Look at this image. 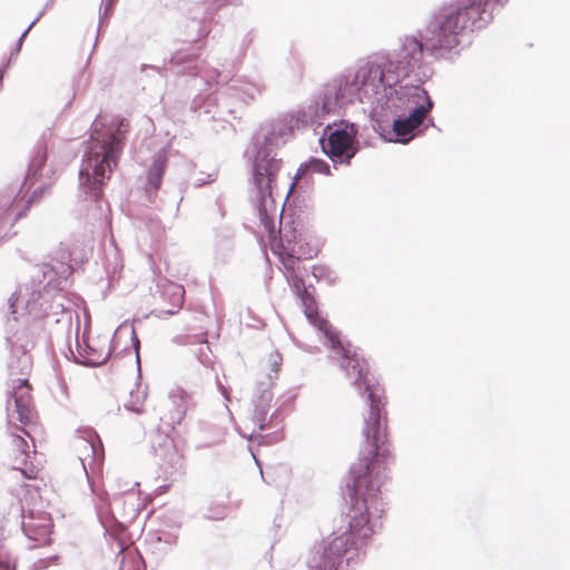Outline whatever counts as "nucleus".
<instances>
[{
	"label": "nucleus",
	"mask_w": 570,
	"mask_h": 570,
	"mask_svg": "<svg viewBox=\"0 0 570 570\" xmlns=\"http://www.w3.org/2000/svg\"><path fill=\"white\" fill-rule=\"evenodd\" d=\"M355 134L353 127L336 129L330 134L327 142L323 144V150L332 159H343L347 161L355 155L354 147Z\"/></svg>",
	"instance_id": "obj_10"
},
{
	"label": "nucleus",
	"mask_w": 570,
	"mask_h": 570,
	"mask_svg": "<svg viewBox=\"0 0 570 570\" xmlns=\"http://www.w3.org/2000/svg\"><path fill=\"white\" fill-rule=\"evenodd\" d=\"M250 456H253V460L255 461V463H257V464H258V460H257V458H256V456H254V453H250Z\"/></svg>",
	"instance_id": "obj_28"
},
{
	"label": "nucleus",
	"mask_w": 570,
	"mask_h": 570,
	"mask_svg": "<svg viewBox=\"0 0 570 570\" xmlns=\"http://www.w3.org/2000/svg\"><path fill=\"white\" fill-rule=\"evenodd\" d=\"M256 412H257L256 419H257L258 429L259 430H264L266 428L267 421H268V419H267V410L259 409L257 406Z\"/></svg>",
	"instance_id": "obj_22"
},
{
	"label": "nucleus",
	"mask_w": 570,
	"mask_h": 570,
	"mask_svg": "<svg viewBox=\"0 0 570 570\" xmlns=\"http://www.w3.org/2000/svg\"><path fill=\"white\" fill-rule=\"evenodd\" d=\"M122 558L119 566V570H144L145 564L141 557L135 549L122 548Z\"/></svg>",
	"instance_id": "obj_17"
},
{
	"label": "nucleus",
	"mask_w": 570,
	"mask_h": 570,
	"mask_svg": "<svg viewBox=\"0 0 570 570\" xmlns=\"http://www.w3.org/2000/svg\"><path fill=\"white\" fill-rule=\"evenodd\" d=\"M307 173H318L323 175H330L331 169L327 163L322 159L313 158L306 164H302L298 168V176L302 177Z\"/></svg>",
	"instance_id": "obj_18"
},
{
	"label": "nucleus",
	"mask_w": 570,
	"mask_h": 570,
	"mask_svg": "<svg viewBox=\"0 0 570 570\" xmlns=\"http://www.w3.org/2000/svg\"><path fill=\"white\" fill-rule=\"evenodd\" d=\"M269 247L273 254L282 262L288 276L293 279V285L301 298L305 316L311 324L324 333L330 340L332 335L337 333L332 328L331 324L318 314L317 303L314 296L305 288L304 282L297 273L301 259L312 257L309 250H307L304 245L298 244L295 230L292 232L289 237L287 234L278 236L274 229H271Z\"/></svg>",
	"instance_id": "obj_6"
},
{
	"label": "nucleus",
	"mask_w": 570,
	"mask_h": 570,
	"mask_svg": "<svg viewBox=\"0 0 570 570\" xmlns=\"http://www.w3.org/2000/svg\"><path fill=\"white\" fill-rule=\"evenodd\" d=\"M258 374L266 375L271 381L276 379L282 364V354L273 345L261 347L257 353Z\"/></svg>",
	"instance_id": "obj_12"
},
{
	"label": "nucleus",
	"mask_w": 570,
	"mask_h": 570,
	"mask_svg": "<svg viewBox=\"0 0 570 570\" xmlns=\"http://www.w3.org/2000/svg\"><path fill=\"white\" fill-rule=\"evenodd\" d=\"M385 86H387L386 66L368 61L357 68L352 80L347 78L338 86L327 85L325 87L322 110L324 114H331L337 105L354 96L360 101L370 99L384 90Z\"/></svg>",
	"instance_id": "obj_8"
},
{
	"label": "nucleus",
	"mask_w": 570,
	"mask_h": 570,
	"mask_svg": "<svg viewBox=\"0 0 570 570\" xmlns=\"http://www.w3.org/2000/svg\"><path fill=\"white\" fill-rule=\"evenodd\" d=\"M42 195V189H39V190H35V193L32 194V196L26 202V205L23 206V212H19L17 214V216L13 218V222H17L20 217H22L26 213V210H28L30 208V206L32 205V203L37 199H39Z\"/></svg>",
	"instance_id": "obj_20"
},
{
	"label": "nucleus",
	"mask_w": 570,
	"mask_h": 570,
	"mask_svg": "<svg viewBox=\"0 0 570 570\" xmlns=\"http://www.w3.org/2000/svg\"><path fill=\"white\" fill-rule=\"evenodd\" d=\"M186 415V406L183 401L173 402L164 411L160 421L168 431H174L179 425Z\"/></svg>",
	"instance_id": "obj_15"
},
{
	"label": "nucleus",
	"mask_w": 570,
	"mask_h": 570,
	"mask_svg": "<svg viewBox=\"0 0 570 570\" xmlns=\"http://www.w3.org/2000/svg\"><path fill=\"white\" fill-rule=\"evenodd\" d=\"M382 500L374 492L370 497L351 494V507L341 527L323 541L322 550L313 558L309 570H337L345 556H353L365 548L374 529L371 518H380Z\"/></svg>",
	"instance_id": "obj_3"
},
{
	"label": "nucleus",
	"mask_w": 570,
	"mask_h": 570,
	"mask_svg": "<svg viewBox=\"0 0 570 570\" xmlns=\"http://www.w3.org/2000/svg\"><path fill=\"white\" fill-rule=\"evenodd\" d=\"M46 160H47V153L43 149L42 151H39L37 154V156L33 158L32 165L40 168L45 165Z\"/></svg>",
	"instance_id": "obj_24"
},
{
	"label": "nucleus",
	"mask_w": 570,
	"mask_h": 570,
	"mask_svg": "<svg viewBox=\"0 0 570 570\" xmlns=\"http://www.w3.org/2000/svg\"><path fill=\"white\" fill-rule=\"evenodd\" d=\"M412 97L419 101L422 100L423 104L415 107L407 118L396 119L393 124L395 135L402 137L403 142L410 140L407 136L423 122L433 106L426 90L423 88L415 87Z\"/></svg>",
	"instance_id": "obj_9"
},
{
	"label": "nucleus",
	"mask_w": 570,
	"mask_h": 570,
	"mask_svg": "<svg viewBox=\"0 0 570 570\" xmlns=\"http://www.w3.org/2000/svg\"><path fill=\"white\" fill-rule=\"evenodd\" d=\"M2 77H3V76H2V73L0 72V82L2 81Z\"/></svg>",
	"instance_id": "obj_31"
},
{
	"label": "nucleus",
	"mask_w": 570,
	"mask_h": 570,
	"mask_svg": "<svg viewBox=\"0 0 570 570\" xmlns=\"http://www.w3.org/2000/svg\"><path fill=\"white\" fill-rule=\"evenodd\" d=\"M0 570H16L14 563L11 558L0 550Z\"/></svg>",
	"instance_id": "obj_21"
},
{
	"label": "nucleus",
	"mask_w": 570,
	"mask_h": 570,
	"mask_svg": "<svg viewBox=\"0 0 570 570\" xmlns=\"http://www.w3.org/2000/svg\"><path fill=\"white\" fill-rule=\"evenodd\" d=\"M39 487L23 484L16 490V495L3 509L2 517L6 521H19L23 533L39 544L50 542L53 530L51 513L46 510L45 502L36 499Z\"/></svg>",
	"instance_id": "obj_7"
},
{
	"label": "nucleus",
	"mask_w": 570,
	"mask_h": 570,
	"mask_svg": "<svg viewBox=\"0 0 570 570\" xmlns=\"http://www.w3.org/2000/svg\"><path fill=\"white\" fill-rule=\"evenodd\" d=\"M250 456H253V460L255 461V463H257V464H258V460H257V458H256V456H254V453H250Z\"/></svg>",
	"instance_id": "obj_27"
},
{
	"label": "nucleus",
	"mask_w": 570,
	"mask_h": 570,
	"mask_svg": "<svg viewBox=\"0 0 570 570\" xmlns=\"http://www.w3.org/2000/svg\"><path fill=\"white\" fill-rule=\"evenodd\" d=\"M501 2V0H495ZM489 0H453L438 9L429 20L421 40L406 37L394 60L385 63L387 86L407 78L423 59V50L439 57L460 45V38L483 19Z\"/></svg>",
	"instance_id": "obj_2"
},
{
	"label": "nucleus",
	"mask_w": 570,
	"mask_h": 570,
	"mask_svg": "<svg viewBox=\"0 0 570 570\" xmlns=\"http://www.w3.org/2000/svg\"><path fill=\"white\" fill-rule=\"evenodd\" d=\"M196 342H199V343H207V335L206 333H202L198 338L196 340ZM185 343H195V341L190 340L189 337L186 338Z\"/></svg>",
	"instance_id": "obj_25"
},
{
	"label": "nucleus",
	"mask_w": 570,
	"mask_h": 570,
	"mask_svg": "<svg viewBox=\"0 0 570 570\" xmlns=\"http://www.w3.org/2000/svg\"><path fill=\"white\" fill-rule=\"evenodd\" d=\"M330 346L341 357V367L354 380V385L368 393V409L363 414L364 426L360 444L358 459L350 470L352 480L351 494L370 497L371 492L380 497L381 480L389 463L393 460L389 444L387 412L384 390L372 384L368 379L366 361L351 347L344 345L338 335H332Z\"/></svg>",
	"instance_id": "obj_1"
},
{
	"label": "nucleus",
	"mask_w": 570,
	"mask_h": 570,
	"mask_svg": "<svg viewBox=\"0 0 570 570\" xmlns=\"http://www.w3.org/2000/svg\"><path fill=\"white\" fill-rule=\"evenodd\" d=\"M100 124L95 121L88 150L80 168L82 184L90 190L95 200L102 196L101 186L109 178L106 174L117 166L124 148V140L130 129L129 120L121 118L110 125L107 132L98 129Z\"/></svg>",
	"instance_id": "obj_4"
},
{
	"label": "nucleus",
	"mask_w": 570,
	"mask_h": 570,
	"mask_svg": "<svg viewBox=\"0 0 570 570\" xmlns=\"http://www.w3.org/2000/svg\"><path fill=\"white\" fill-rule=\"evenodd\" d=\"M250 456H253V460L255 461V463H257V464H258V460H257V458H256V456H254V453H250Z\"/></svg>",
	"instance_id": "obj_30"
},
{
	"label": "nucleus",
	"mask_w": 570,
	"mask_h": 570,
	"mask_svg": "<svg viewBox=\"0 0 570 570\" xmlns=\"http://www.w3.org/2000/svg\"><path fill=\"white\" fill-rule=\"evenodd\" d=\"M161 295L164 299L171 304L170 308L161 309L163 314L175 315L181 309L185 301V288L183 285L167 282L163 285Z\"/></svg>",
	"instance_id": "obj_13"
},
{
	"label": "nucleus",
	"mask_w": 570,
	"mask_h": 570,
	"mask_svg": "<svg viewBox=\"0 0 570 570\" xmlns=\"http://www.w3.org/2000/svg\"><path fill=\"white\" fill-rule=\"evenodd\" d=\"M11 207L9 198L0 199V222L6 220L8 217V212Z\"/></svg>",
	"instance_id": "obj_23"
},
{
	"label": "nucleus",
	"mask_w": 570,
	"mask_h": 570,
	"mask_svg": "<svg viewBox=\"0 0 570 570\" xmlns=\"http://www.w3.org/2000/svg\"><path fill=\"white\" fill-rule=\"evenodd\" d=\"M146 397V392L137 387L136 390L130 392L129 399L126 402L125 406L127 410L132 411L135 413H142Z\"/></svg>",
	"instance_id": "obj_19"
},
{
	"label": "nucleus",
	"mask_w": 570,
	"mask_h": 570,
	"mask_svg": "<svg viewBox=\"0 0 570 570\" xmlns=\"http://www.w3.org/2000/svg\"><path fill=\"white\" fill-rule=\"evenodd\" d=\"M250 456H253V460L255 461V463H257V464H258V460H257V458H256V456H254V453H250Z\"/></svg>",
	"instance_id": "obj_29"
},
{
	"label": "nucleus",
	"mask_w": 570,
	"mask_h": 570,
	"mask_svg": "<svg viewBox=\"0 0 570 570\" xmlns=\"http://www.w3.org/2000/svg\"><path fill=\"white\" fill-rule=\"evenodd\" d=\"M272 393L268 392V391H264V393L262 394V400L263 401H266L267 403H269L272 401Z\"/></svg>",
	"instance_id": "obj_26"
},
{
	"label": "nucleus",
	"mask_w": 570,
	"mask_h": 570,
	"mask_svg": "<svg viewBox=\"0 0 570 570\" xmlns=\"http://www.w3.org/2000/svg\"><path fill=\"white\" fill-rule=\"evenodd\" d=\"M166 166L167 157L163 154L157 155L147 174L146 191L148 194H156L160 188Z\"/></svg>",
	"instance_id": "obj_14"
},
{
	"label": "nucleus",
	"mask_w": 570,
	"mask_h": 570,
	"mask_svg": "<svg viewBox=\"0 0 570 570\" xmlns=\"http://www.w3.org/2000/svg\"><path fill=\"white\" fill-rule=\"evenodd\" d=\"M13 410L8 403V413L10 414L9 428L10 446H11V464L12 469L20 471L21 474L29 480L39 478V469L29 461L30 445L28 441L17 431H21L32 442L33 453L36 445L32 431L37 428V412L35 411L33 400L31 395V385L27 380H18L12 386Z\"/></svg>",
	"instance_id": "obj_5"
},
{
	"label": "nucleus",
	"mask_w": 570,
	"mask_h": 570,
	"mask_svg": "<svg viewBox=\"0 0 570 570\" xmlns=\"http://www.w3.org/2000/svg\"><path fill=\"white\" fill-rule=\"evenodd\" d=\"M278 165L273 158L267 156L257 157L255 161L254 184L262 199L272 193V184L275 180Z\"/></svg>",
	"instance_id": "obj_11"
},
{
	"label": "nucleus",
	"mask_w": 570,
	"mask_h": 570,
	"mask_svg": "<svg viewBox=\"0 0 570 570\" xmlns=\"http://www.w3.org/2000/svg\"><path fill=\"white\" fill-rule=\"evenodd\" d=\"M157 455L161 458V460L166 463H168L171 468L175 470H181L183 469V455L178 452L176 449L174 442L169 439L165 440L164 445L160 450H156Z\"/></svg>",
	"instance_id": "obj_16"
}]
</instances>
